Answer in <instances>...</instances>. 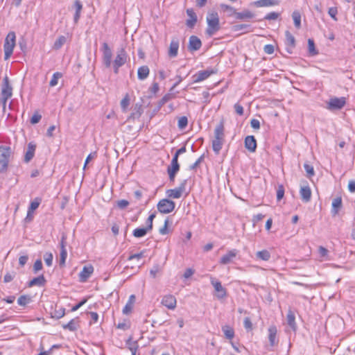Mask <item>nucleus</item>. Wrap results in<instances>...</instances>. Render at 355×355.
<instances>
[{
	"instance_id": "nucleus-1",
	"label": "nucleus",
	"mask_w": 355,
	"mask_h": 355,
	"mask_svg": "<svg viewBox=\"0 0 355 355\" xmlns=\"http://www.w3.org/2000/svg\"><path fill=\"white\" fill-rule=\"evenodd\" d=\"M207 28L206 34L212 36L220 29V18L216 12H210L206 17Z\"/></svg>"
},
{
	"instance_id": "nucleus-2",
	"label": "nucleus",
	"mask_w": 355,
	"mask_h": 355,
	"mask_svg": "<svg viewBox=\"0 0 355 355\" xmlns=\"http://www.w3.org/2000/svg\"><path fill=\"white\" fill-rule=\"evenodd\" d=\"M224 125L223 123H219L214 130V135L212 139V148L216 154H218L222 149L224 141Z\"/></svg>"
},
{
	"instance_id": "nucleus-3",
	"label": "nucleus",
	"mask_w": 355,
	"mask_h": 355,
	"mask_svg": "<svg viewBox=\"0 0 355 355\" xmlns=\"http://www.w3.org/2000/svg\"><path fill=\"white\" fill-rule=\"evenodd\" d=\"M16 36L14 32H10L6 39L3 45L4 59L8 60L12 55L15 46Z\"/></svg>"
},
{
	"instance_id": "nucleus-4",
	"label": "nucleus",
	"mask_w": 355,
	"mask_h": 355,
	"mask_svg": "<svg viewBox=\"0 0 355 355\" xmlns=\"http://www.w3.org/2000/svg\"><path fill=\"white\" fill-rule=\"evenodd\" d=\"M11 149L8 146H0V173L7 170Z\"/></svg>"
},
{
	"instance_id": "nucleus-5",
	"label": "nucleus",
	"mask_w": 355,
	"mask_h": 355,
	"mask_svg": "<svg viewBox=\"0 0 355 355\" xmlns=\"http://www.w3.org/2000/svg\"><path fill=\"white\" fill-rule=\"evenodd\" d=\"M155 218V214H151L146 220L147 226L146 227L136 228L133 230L132 234L136 238H141L144 236L148 232H150L153 229V222Z\"/></svg>"
},
{
	"instance_id": "nucleus-6",
	"label": "nucleus",
	"mask_w": 355,
	"mask_h": 355,
	"mask_svg": "<svg viewBox=\"0 0 355 355\" xmlns=\"http://www.w3.org/2000/svg\"><path fill=\"white\" fill-rule=\"evenodd\" d=\"M157 209L162 214L171 213L175 208V203L167 198L160 200L157 203Z\"/></svg>"
},
{
	"instance_id": "nucleus-7",
	"label": "nucleus",
	"mask_w": 355,
	"mask_h": 355,
	"mask_svg": "<svg viewBox=\"0 0 355 355\" xmlns=\"http://www.w3.org/2000/svg\"><path fill=\"white\" fill-rule=\"evenodd\" d=\"M127 57L128 55L124 49H121L117 52L113 62V67L115 73H117L119 68L126 62Z\"/></svg>"
},
{
	"instance_id": "nucleus-8",
	"label": "nucleus",
	"mask_w": 355,
	"mask_h": 355,
	"mask_svg": "<svg viewBox=\"0 0 355 355\" xmlns=\"http://www.w3.org/2000/svg\"><path fill=\"white\" fill-rule=\"evenodd\" d=\"M217 69H208L206 70L199 71L194 75H193V83H198L204 81L209 78L211 75L216 74Z\"/></svg>"
},
{
	"instance_id": "nucleus-9",
	"label": "nucleus",
	"mask_w": 355,
	"mask_h": 355,
	"mask_svg": "<svg viewBox=\"0 0 355 355\" xmlns=\"http://www.w3.org/2000/svg\"><path fill=\"white\" fill-rule=\"evenodd\" d=\"M12 87L9 85L8 80L7 78H4L3 80V85L1 89V102L3 106V108H5L6 105V103L8 98H10L12 96Z\"/></svg>"
},
{
	"instance_id": "nucleus-10",
	"label": "nucleus",
	"mask_w": 355,
	"mask_h": 355,
	"mask_svg": "<svg viewBox=\"0 0 355 355\" xmlns=\"http://www.w3.org/2000/svg\"><path fill=\"white\" fill-rule=\"evenodd\" d=\"M94 268L92 264L85 266L79 273V281L82 283L86 282L94 273Z\"/></svg>"
},
{
	"instance_id": "nucleus-11",
	"label": "nucleus",
	"mask_w": 355,
	"mask_h": 355,
	"mask_svg": "<svg viewBox=\"0 0 355 355\" xmlns=\"http://www.w3.org/2000/svg\"><path fill=\"white\" fill-rule=\"evenodd\" d=\"M211 284L214 286L218 298L223 299L227 296V291L221 282L214 278H211Z\"/></svg>"
},
{
	"instance_id": "nucleus-12",
	"label": "nucleus",
	"mask_w": 355,
	"mask_h": 355,
	"mask_svg": "<svg viewBox=\"0 0 355 355\" xmlns=\"http://www.w3.org/2000/svg\"><path fill=\"white\" fill-rule=\"evenodd\" d=\"M180 169V165L178 164V159L175 157H173L170 166L167 168V172L170 178V180L174 181L176 173Z\"/></svg>"
},
{
	"instance_id": "nucleus-13",
	"label": "nucleus",
	"mask_w": 355,
	"mask_h": 355,
	"mask_svg": "<svg viewBox=\"0 0 355 355\" xmlns=\"http://www.w3.org/2000/svg\"><path fill=\"white\" fill-rule=\"evenodd\" d=\"M161 303L168 309L173 310L176 307L177 300L175 296L169 294L162 297Z\"/></svg>"
},
{
	"instance_id": "nucleus-14",
	"label": "nucleus",
	"mask_w": 355,
	"mask_h": 355,
	"mask_svg": "<svg viewBox=\"0 0 355 355\" xmlns=\"http://www.w3.org/2000/svg\"><path fill=\"white\" fill-rule=\"evenodd\" d=\"M184 190L185 187L182 184L178 187L167 190L166 193L168 198L178 199L182 197Z\"/></svg>"
},
{
	"instance_id": "nucleus-15",
	"label": "nucleus",
	"mask_w": 355,
	"mask_h": 355,
	"mask_svg": "<svg viewBox=\"0 0 355 355\" xmlns=\"http://www.w3.org/2000/svg\"><path fill=\"white\" fill-rule=\"evenodd\" d=\"M345 103L346 101L344 97L333 98L329 100L328 107L331 110H339L345 106Z\"/></svg>"
},
{
	"instance_id": "nucleus-16",
	"label": "nucleus",
	"mask_w": 355,
	"mask_h": 355,
	"mask_svg": "<svg viewBox=\"0 0 355 355\" xmlns=\"http://www.w3.org/2000/svg\"><path fill=\"white\" fill-rule=\"evenodd\" d=\"M103 47L104 63L107 67H110L112 64V51L107 43H104Z\"/></svg>"
},
{
	"instance_id": "nucleus-17",
	"label": "nucleus",
	"mask_w": 355,
	"mask_h": 355,
	"mask_svg": "<svg viewBox=\"0 0 355 355\" xmlns=\"http://www.w3.org/2000/svg\"><path fill=\"white\" fill-rule=\"evenodd\" d=\"M202 42L195 35H192L189 38L188 48L191 51H198L200 49Z\"/></svg>"
},
{
	"instance_id": "nucleus-18",
	"label": "nucleus",
	"mask_w": 355,
	"mask_h": 355,
	"mask_svg": "<svg viewBox=\"0 0 355 355\" xmlns=\"http://www.w3.org/2000/svg\"><path fill=\"white\" fill-rule=\"evenodd\" d=\"M178 49H179V40L176 38H174L171 40L170 45H169L168 51V56L170 58L176 57L178 54Z\"/></svg>"
},
{
	"instance_id": "nucleus-19",
	"label": "nucleus",
	"mask_w": 355,
	"mask_h": 355,
	"mask_svg": "<svg viewBox=\"0 0 355 355\" xmlns=\"http://www.w3.org/2000/svg\"><path fill=\"white\" fill-rule=\"evenodd\" d=\"M136 301V297L135 295H131L125 306L123 308L122 313L124 315H129L132 313Z\"/></svg>"
},
{
	"instance_id": "nucleus-20",
	"label": "nucleus",
	"mask_w": 355,
	"mask_h": 355,
	"mask_svg": "<svg viewBox=\"0 0 355 355\" xmlns=\"http://www.w3.org/2000/svg\"><path fill=\"white\" fill-rule=\"evenodd\" d=\"M238 251L235 249L228 251L220 260L221 264H227L233 261L236 257Z\"/></svg>"
},
{
	"instance_id": "nucleus-21",
	"label": "nucleus",
	"mask_w": 355,
	"mask_h": 355,
	"mask_svg": "<svg viewBox=\"0 0 355 355\" xmlns=\"http://www.w3.org/2000/svg\"><path fill=\"white\" fill-rule=\"evenodd\" d=\"M245 147L251 153H254L257 148V141L254 136H247L245 139Z\"/></svg>"
},
{
	"instance_id": "nucleus-22",
	"label": "nucleus",
	"mask_w": 355,
	"mask_h": 355,
	"mask_svg": "<svg viewBox=\"0 0 355 355\" xmlns=\"http://www.w3.org/2000/svg\"><path fill=\"white\" fill-rule=\"evenodd\" d=\"M300 194L302 198V200L305 202H308L311 200V190L309 186H303L300 189Z\"/></svg>"
},
{
	"instance_id": "nucleus-23",
	"label": "nucleus",
	"mask_w": 355,
	"mask_h": 355,
	"mask_svg": "<svg viewBox=\"0 0 355 355\" xmlns=\"http://www.w3.org/2000/svg\"><path fill=\"white\" fill-rule=\"evenodd\" d=\"M277 329L275 325H272L268 328V339L271 346H274L277 343Z\"/></svg>"
},
{
	"instance_id": "nucleus-24",
	"label": "nucleus",
	"mask_w": 355,
	"mask_h": 355,
	"mask_svg": "<svg viewBox=\"0 0 355 355\" xmlns=\"http://www.w3.org/2000/svg\"><path fill=\"white\" fill-rule=\"evenodd\" d=\"M187 14L189 19L187 20L186 24L188 27L193 28L197 21V16L191 8L187 10Z\"/></svg>"
},
{
	"instance_id": "nucleus-25",
	"label": "nucleus",
	"mask_w": 355,
	"mask_h": 355,
	"mask_svg": "<svg viewBox=\"0 0 355 355\" xmlns=\"http://www.w3.org/2000/svg\"><path fill=\"white\" fill-rule=\"evenodd\" d=\"M46 279L43 275L33 278L28 282V286L32 287L34 286H42L46 284Z\"/></svg>"
},
{
	"instance_id": "nucleus-26",
	"label": "nucleus",
	"mask_w": 355,
	"mask_h": 355,
	"mask_svg": "<svg viewBox=\"0 0 355 355\" xmlns=\"http://www.w3.org/2000/svg\"><path fill=\"white\" fill-rule=\"evenodd\" d=\"M35 149V144H33L32 142L28 144L27 151L24 157V160L26 162H28L34 157Z\"/></svg>"
},
{
	"instance_id": "nucleus-27",
	"label": "nucleus",
	"mask_w": 355,
	"mask_h": 355,
	"mask_svg": "<svg viewBox=\"0 0 355 355\" xmlns=\"http://www.w3.org/2000/svg\"><path fill=\"white\" fill-rule=\"evenodd\" d=\"M79 327L78 318L71 320L68 323L62 324L64 329H68L69 331H76Z\"/></svg>"
},
{
	"instance_id": "nucleus-28",
	"label": "nucleus",
	"mask_w": 355,
	"mask_h": 355,
	"mask_svg": "<svg viewBox=\"0 0 355 355\" xmlns=\"http://www.w3.org/2000/svg\"><path fill=\"white\" fill-rule=\"evenodd\" d=\"M332 213L336 215L338 213L339 210L342 207V198L340 196H338L334 198L332 201Z\"/></svg>"
},
{
	"instance_id": "nucleus-29",
	"label": "nucleus",
	"mask_w": 355,
	"mask_h": 355,
	"mask_svg": "<svg viewBox=\"0 0 355 355\" xmlns=\"http://www.w3.org/2000/svg\"><path fill=\"white\" fill-rule=\"evenodd\" d=\"M150 70L148 67L144 65L139 67L137 76L139 80H144L149 76Z\"/></svg>"
},
{
	"instance_id": "nucleus-30",
	"label": "nucleus",
	"mask_w": 355,
	"mask_h": 355,
	"mask_svg": "<svg viewBox=\"0 0 355 355\" xmlns=\"http://www.w3.org/2000/svg\"><path fill=\"white\" fill-rule=\"evenodd\" d=\"M130 103V96L126 93L120 102L121 110L123 112H126Z\"/></svg>"
},
{
	"instance_id": "nucleus-31",
	"label": "nucleus",
	"mask_w": 355,
	"mask_h": 355,
	"mask_svg": "<svg viewBox=\"0 0 355 355\" xmlns=\"http://www.w3.org/2000/svg\"><path fill=\"white\" fill-rule=\"evenodd\" d=\"M277 4V2L275 0H259L254 2V5L257 7H270Z\"/></svg>"
},
{
	"instance_id": "nucleus-32",
	"label": "nucleus",
	"mask_w": 355,
	"mask_h": 355,
	"mask_svg": "<svg viewBox=\"0 0 355 355\" xmlns=\"http://www.w3.org/2000/svg\"><path fill=\"white\" fill-rule=\"evenodd\" d=\"M234 16L236 19L243 20L252 19L254 17V14L250 10H245L241 12H236Z\"/></svg>"
},
{
	"instance_id": "nucleus-33",
	"label": "nucleus",
	"mask_w": 355,
	"mask_h": 355,
	"mask_svg": "<svg viewBox=\"0 0 355 355\" xmlns=\"http://www.w3.org/2000/svg\"><path fill=\"white\" fill-rule=\"evenodd\" d=\"M223 331L226 338L232 340L234 337V330L232 327L228 325L222 327Z\"/></svg>"
},
{
	"instance_id": "nucleus-34",
	"label": "nucleus",
	"mask_w": 355,
	"mask_h": 355,
	"mask_svg": "<svg viewBox=\"0 0 355 355\" xmlns=\"http://www.w3.org/2000/svg\"><path fill=\"white\" fill-rule=\"evenodd\" d=\"M287 322L288 324L293 329H296L295 317L292 311H288L287 313Z\"/></svg>"
},
{
	"instance_id": "nucleus-35",
	"label": "nucleus",
	"mask_w": 355,
	"mask_h": 355,
	"mask_svg": "<svg viewBox=\"0 0 355 355\" xmlns=\"http://www.w3.org/2000/svg\"><path fill=\"white\" fill-rule=\"evenodd\" d=\"M41 202V199L40 198H36L33 200L30 206L28 207V215H32L34 213V211L38 208Z\"/></svg>"
},
{
	"instance_id": "nucleus-36",
	"label": "nucleus",
	"mask_w": 355,
	"mask_h": 355,
	"mask_svg": "<svg viewBox=\"0 0 355 355\" xmlns=\"http://www.w3.org/2000/svg\"><path fill=\"white\" fill-rule=\"evenodd\" d=\"M285 35L286 45L291 48H293L295 45V39L294 36L288 31H286Z\"/></svg>"
},
{
	"instance_id": "nucleus-37",
	"label": "nucleus",
	"mask_w": 355,
	"mask_h": 355,
	"mask_svg": "<svg viewBox=\"0 0 355 355\" xmlns=\"http://www.w3.org/2000/svg\"><path fill=\"white\" fill-rule=\"evenodd\" d=\"M256 256L258 259L263 260V261H268L270 258V254L266 250L258 251L256 253Z\"/></svg>"
},
{
	"instance_id": "nucleus-38",
	"label": "nucleus",
	"mask_w": 355,
	"mask_h": 355,
	"mask_svg": "<svg viewBox=\"0 0 355 355\" xmlns=\"http://www.w3.org/2000/svg\"><path fill=\"white\" fill-rule=\"evenodd\" d=\"M66 42V37L63 35H60L55 41L53 48L55 50L60 49L64 44Z\"/></svg>"
},
{
	"instance_id": "nucleus-39",
	"label": "nucleus",
	"mask_w": 355,
	"mask_h": 355,
	"mask_svg": "<svg viewBox=\"0 0 355 355\" xmlns=\"http://www.w3.org/2000/svg\"><path fill=\"white\" fill-rule=\"evenodd\" d=\"M31 301V296L27 295H21L20 297H19V298L17 300V303L20 306H25L28 303H30Z\"/></svg>"
},
{
	"instance_id": "nucleus-40",
	"label": "nucleus",
	"mask_w": 355,
	"mask_h": 355,
	"mask_svg": "<svg viewBox=\"0 0 355 355\" xmlns=\"http://www.w3.org/2000/svg\"><path fill=\"white\" fill-rule=\"evenodd\" d=\"M292 17L294 21V24L297 28H300L301 26V15L299 11H294L292 15Z\"/></svg>"
},
{
	"instance_id": "nucleus-41",
	"label": "nucleus",
	"mask_w": 355,
	"mask_h": 355,
	"mask_svg": "<svg viewBox=\"0 0 355 355\" xmlns=\"http://www.w3.org/2000/svg\"><path fill=\"white\" fill-rule=\"evenodd\" d=\"M308 50L309 54L311 55H316L318 53L315 49L314 41L312 39L308 40Z\"/></svg>"
},
{
	"instance_id": "nucleus-42",
	"label": "nucleus",
	"mask_w": 355,
	"mask_h": 355,
	"mask_svg": "<svg viewBox=\"0 0 355 355\" xmlns=\"http://www.w3.org/2000/svg\"><path fill=\"white\" fill-rule=\"evenodd\" d=\"M220 7L224 12H228L229 16H234L236 12V9L231 6L222 4Z\"/></svg>"
},
{
	"instance_id": "nucleus-43",
	"label": "nucleus",
	"mask_w": 355,
	"mask_h": 355,
	"mask_svg": "<svg viewBox=\"0 0 355 355\" xmlns=\"http://www.w3.org/2000/svg\"><path fill=\"white\" fill-rule=\"evenodd\" d=\"M188 125V119L187 116H183L178 119V127L180 130L184 129Z\"/></svg>"
},
{
	"instance_id": "nucleus-44",
	"label": "nucleus",
	"mask_w": 355,
	"mask_h": 355,
	"mask_svg": "<svg viewBox=\"0 0 355 355\" xmlns=\"http://www.w3.org/2000/svg\"><path fill=\"white\" fill-rule=\"evenodd\" d=\"M62 77V73L60 72H55L53 74L51 80H50L49 85L54 87L58 85V79Z\"/></svg>"
},
{
	"instance_id": "nucleus-45",
	"label": "nucleus",
	"mask_w": 355,
	"mask_h": 355,
	"mask_svg": "<svg viewBox=\"0 0 355 355\" xmlns=\"http://www.w3.org/2000/svg\"><path fill=\"white\" fill-rule=\"evenodd\" d=\"M304 167L306 173V176L309 178H311L313 176H314L315 171L313 167L311 165L309 164H304Z\"/></svg>"
},
{
	"instance_id": "nucleus-46",
	"label": "nucleus",
	"mask_w": 355,
	"mask_h": 355,
	"mask_svg": "<svg viewBox=\"0 0 355 355\" xmlns=\"http://www.w3.org/2000/svg\"><path fill=\"white\" fill-rule=\"evenodd\" d=\"M281 14L277 12H271L264 17L266 20H277L280 17Z\"/></svg>"
},
{
	"instance_id": "nucleus-47",
	"label": "nucleus",
	"mask_w": 355,
	"mask_h": 355,
	"mask_svg": "<svg viewBox=\"0 0 355 355\" xmlns=\"http://www.w3.org/2000/svg\"><path fill=\"white\" fill-rule=\"evenodd\" d=\"M67 257V252L66 249L60 250V265L64 266Z\"/></svg>"
},
{
	"instance_id": "nucleus-48",
	"label": "nucleus",
	"mask_w": 355,
	"mask_h": 355,
	"mask_svg": "<svg viewBox=\"0 0 355 355\" xmlns=\"http://www.w3.org/2000/svg\"><path fill=\"white\" fill-rule=\"evenodd\" d=\"M44 261L47 266H51L53 264V256L51 252H46L44 256Z\"/></svg>"
},
{
	"instance_id": "nucleus-49",
	"label": "nucleus",
	"mask_w": 355,
	"mask_h": 355,
	"mask_svg": "<svg viewBox=\"0 0 355 355\" xmlns=\"http://www.w3.org/2000/svg\"><path fill=\"white\" fill-rule=\"evenodd\" d=\"M15 276V272H8L3 277V282L4 283H8L13 280L14 277Z\"/></svg>"
},
{
	"instance_id": "nucleus-50",
	"label": "nucleus",
	"mask_w": 355,
	"mask_h": 355,
	"mask_svg": "<svg viewBox=\"0 0 355 355\" xmlns=\"http://www.w3.org/2000/svg\"><path fill=\"white\" fill-rule=\"evenodd\" d=\"M145 255V251H141L139 253L131 254L128 258V261H131L133 259H137V261L140 260L141 258H143Z\"/></svg>"
},
{
	"instance_id": "nucleus-51",
	"label": "nucleus",
	"mask_w": 355,
	"mask_h": 355,
	"mask_svg": "<svg viewBox=\"0 0 355 355\" xmlns=\"http://www.w3.org/2000/svg\"><path fill=\"white\" fill-rule=\"evenodd\" d=\"M243 325H244L245 329L247 331H251L253 329L252 323L250 320V318L248 317L245 318V319L243 320Z\"/></svg>"
},
{
	"instance_id": "nucleus-52",
	"label": "nucleus",
	"mask_w": 355,
	"mask_h": 355,
	"mask_svg": "<svg viewBox=\"0 0 355 355\" xmlns=\"http://www.w3.org/2000/svg\"><path fill=\"white\" fill-rule=\"evenodd\" d=\"M328 13L334 21H337L336 15L338 14V9L336 7L329 8Z\"/></svg>"
},
{
	"instance_id": "nucleus-53",
	"label": "nucleus",
	"mask_w": 355,
	"mask_h": 355,
	"mask_svg": "<svg viewBox=\"0 0 355 355\" xmlns=\"http://www.w3.org/2000/svg\"><path fill=\"white\" fill-rule=\"evenodd\" d=\"M284 188L283 185H279L277 191V199L280 200L284 198Z\"/></svg>"
},
{
	"instance_id": "nucleus-54",
	"label": "nucleus",
	"mask_w": 355,
	"mask_h": 355,
	"mask_svg": "<svg viewBox=\"0 0 355 355\" xmlns=\"http://www.w3.org/2000/svg\"><path fill=\"white\" fill-rule=\"evenodd\" d=\"M168 232V220H166L164 226L159 229V232L162 235H165L167 234Z\"/></svg>"
},
{
	"instance_id": "nucleus-55",
	"label": "nucleus",
	"mask_w": 355,
	"mask_h": 355,
	"mask_svg": "<svg viewBox=\"0 0 355 355\" xmlns=\"http://www.w3.org/2000/svg\"><path fill=\"white\" fill-rule=\"evenodd\" d=\"M42 269V262L41 259H37L33 264V271L37 272Z\"/></svg>"
},
{
	"instance_id": "nucleus-56",
	"label": "nucleus",
	"mask_w": 355,
	"mask_h": 355,
	"mask_svg": "<svg viewBox=\"0 0 355 355\" xmlns=\"http://www.w3.org/2000/svg\"><path fill=\"white\" fill-rule=\"evenodd\" d=\"M249 25L248 24H238L233 26L232 29L234 31L239 32L245 31L246 28H249Z\"/></svg>"
},
{
	"instance_id": "nucleus-57",
	"label": "nucleus",
	"mask_w": 355,
	"mask_h": 355,
	"mask_svg": "<svg viewBox=\"0 0 355 355\" xmlns=\"http://www.w3.org/2000/svg\"><path fill=\"white\" fill-rule=\"evenodd\" d=\"M41 118V115L38 112H35L31 119V123L32 124L37 123L40 121Z\"/></svg>"
},
{
	"instance_id": "nucleus-58",
	"label": "nucleus",
	"mask_w": 355,
	"mask_h": 355,
	"mask_svg": "<svg viewBox=\"0 0 355 355\" xmlns=\"http://www.w3.org/2000/svg\"><path fill=\"white\" fill-rule=\"evenodd\" d=\"M263 51L266 54L270 55L274 53V46L272 44H266L263 47Z\"/></svg>"
},
{
	"instance_id": "nucleus-59",
	"label": "nucleus",
	"mask_w": 355,
	"mask_h": 355,
	"mask_svg": "<svg viewBox=\"0 0 355 355\" xmlns=\"http://www.w3.org/2000/svg\"><path fill=\"white\" fill-rule=\"evenodd\" d=\"M234 107L237 114L239 116H242L243 114V107L241 104L236 103Z\"/></svg>"
},
{
	"instance_id": "nucleus-60",
	"label": "nucleus",
	"mask_w": 355,
	"mask_h": 355,
	"mask_svg": "<svg viewBox=\"0 0 355 355\" xmlns=\"http://www.w3.org/2000/svg\"><path fill=\"white\" fill-rule=\"evenodd\" d=\"M129 205V202L126 200H121L117 202V206L120 209H124Z\"/></svg>"
},
{
	"instance_id": "nucleus-61",
	"label": "nucleus",
	"mask_w": 355,
	"mask_h": 355,
	"mask_svg": "<svg viewBox=\"0 0 355 355\" xmlns=\"http://www.w3.org/2000/svg\"><path fill=\"white\" fill-rule=\"evenodd\" d=\"M87 298H85L83 300H81L78 304H77L76 305L73 306L71 308V311L74 312V311H77L79 308H80L83 305H84L87 302Z\"/></svg>"
},
{
	"instance_id": "nucleus-62",
	"label": "nucleus",
	"mask_w": 355,
	"mask_h": 355,
	"mask_svg": "<svg viewBox=\"0 0 355 355\" xmlns=\"http://www.w3.org/2000/svg\"><path fill=\"white\" fill-rule=\"evenodd\" d=\"M250 125H251V127L254 129L258 130L260 128V122L258 119H252L250 121Z\"/></svg>"
},
{
	"instance_id": "nucleus-63",
	"label": "nucleus",
	"mask_w": 355,
	"mask_h": 355,
	"mask_svg": "<svg viewBox=\"0 0 355 355\" xmlns=\"http://www.w3.org/2000/svg\"><path fill=\"white\" fill-rule=\"evenodd\" d=\"M318 252H319L320 257H327V255H328V250L322 246H320L318 248Z\"/></svg>"
},
{
	"instance_id": "nucleus-64",
	"label": "nucleus",
	"mask_w": 355,
	"mask_h": 355,
	"mask_svg": "<svg viewBox=\"0 0 355 355\" xmlns=\"http://www.w3.org/2000/svg\"><path fill=\"white\" fill-rule=\"evenodd\" d=\"M348 189L352 193H355V180H350L348 183Z\"/></svg>"
}]
</instances>
